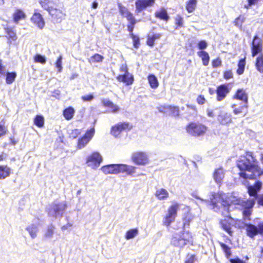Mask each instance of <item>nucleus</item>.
<instances>
[{
  "label": "nucleus",
  "instance_id": "nucleus-48",
  "mask_svg": "<svg viewBox=\"0 0 263 263\" xmlns=\"http://www.w3.org/2000/svg\"><path fill=\"white\" fill-rule=\"evenodd\" d=\"M192 219H193V217L191 215H187L183 218V225L184 229H185L186 228H189L190 222H191Z\"/></svg>",
  "mask_w": 263,
  "mask_h": 263
},
{
  "label": "nucleus",
  "instance_id": "nucleus-41",
  "mask_svg": "<svg viewBox=\"0 0 263 263\" xmlns=\"http://www.w3.org/2000/svg\"><path fill=\"white\" fill-rule=\"evenodd\" d=\"M138 233V230L137 228L132 229L128 230L125 234V237L129 240L134 238Z\"/></svg>",
  "mask_w": 263,
  "mask_h": 263
},
{
  "label": "nucleus",
  "instance_id": "nucleus-56",
  "mask_svg": "<svg viewBox=\"0 0 263 263\" xmlns=\"http://www.w3.org/2000/svg\"><path fill=\"white\" fill-rule=\"evenodd\" d=\"M212 64L213 68L220 67L221 65V61L219 58H218L216 59L213 60Z\"/></svg>",
  "mask_w": 263,
  "mask_h": 263
},
{
  "label": "nucleus",
  "instance_id": "nucleus-59",
  "mask_svg": "<svg viewBox=\"0 0 263 263\" xmlns=\"http://www.w3.org/2000/svg\"><path fill=\"white\" fill-rule=\"evenodd\" d=\"M208 46L207 43L205 41H200L198 44V47L200 49H204Z\"/></svg>",
  "mask_w": 263,
  "mask_h": 263
},
{
  "label": "nucleus",
  "instance_id": "nucleus-45",
  "mask_svg": "<svg viewBox=\"0 0 263 263\" xmlns=\"http://www.w3.org/2000/svg\"><path fill=\"white\" fill-rule=\"evenodd\" d=\"M246 62L245 59H241L239 61L238 64V69L237 72L238 74H241L244 71V68L245 66Z\"/></svg>",
  "mask_w": 263,
  "mask_h": 263
},
{
  "label": "nucleus",
  "instance_id": "nucleus-3",
  "mask_svg": "<svg viewBox=\"0 0 263 263\" xmlns=\"http://www.w3.org/2000/svg\"><path fill=\"white\" fill-rule=\"evenodd\" d=\"M136 167L123 164H111L103 166L101 170L105 174H117L120 173L132 175L135 172Z\"/></svg>",
  "mask_w": 263,
  "mask_h": 263
},
{
  "label": "nucleus",
  "instance_id": "nucleus-42",
  "mask_svg": "<svg viewBox=\"0 0 263 263\" xmlns=\"http://www.w3.org/2000/svg\"><path fill=\"white\" fill-rule=\"evenodd\" d=\"M221 109L220 108H216L213 109H207V115L209 117H215L220 115L221 112Z\"/></svg>",
  "mask_w": 263,
  "mask_h": 263
},
{
  "label": "nucleus",
  "instance_id": "nucleus-37",
  "mask_svg": "<svg viewBox=\"0 0 263 263\" xmlns=\"http://www.w3.org/2000/svg\"><path fill=\"white\" fill-rule=\"evenodd\" d=\"M148 83L152 88L158 87L159 83L157 78L153 74H151L148 77Z\"/></svg>",
  "mask_w": 263,
  "mask_h": 263
},
{
  "label": "nucleus",
  "instance_id": "nucleus-21",
  "mask_svg": "<svg viewBox=\"0 0 263 263\" xmlns=\"http://www.w3.org/2000/svg\"><path fill=\"white\" fill-rule=\"evenodd\" d=\"M25 230L28 232L31 238L34 239L36 237L39 231V226L36 224L32 223L28 226Z\"/></svg>",
  "mask_w": 263,
  "mask_h": 263
},
{
  "label": "nucleus",
  "instance_id": "nucleus-53",
  "mask_svg": "<svg viewBox=\"0 0 263 263\" xmlns=\"http://www.w3.org/2000/svg\"><path fill=\"white\" fill-rule=\"evenodd\" d=\"M130 36L133 41L134 46L136 48H138L139 47V45L140 44V41H139V37L137 36L134 35L133 33H131Z\"/></svg>",
  "mask_w": 263,
  "mask_h": 263
},
{
  "label": "nucleus",
  "instance_id": "nucleus-57",
  "mask_svg": "<svg viewBox=\"0 0 263 263\" xmlns=\"http://www.w3.org/2000/svg\"><path fill=\"white\" fill-rule=\"evenodd\" d=\"M230 263H246L245 261L239 258L238 257H236L233 258L229 259Z\"/></svg>",
  "mask_w": 263,
  "mask_h": 263
},
{
  "label": "nucleus",
  "instance_id": "nucleus-18",
  "mask_svg": "<svg viewBox=\"0 0 263 263\" xmlns=\"http://www.w3.org/2000/svg\"><path fill=\"white\" fill-rule=\"evenodd\" d=\"M234 98L241 101L242 104H248V96L246 90L243 89H238L234 95Z\"/></svg>",
  "mask_w": 263,
  "mask_h": 263
},
{
  "label": "nucleus",
  "instance_id": "nucleus-24",
  "mask_svg": "<svg viewBox=\"0 0 263 263\" xmlns=\"http://www.w3.org/2000/svg\"><path fill=\"white\" fill-rule=\"evenodd\" d=\"M231 107L233 109V113L235 115H238L241 113H245V114L247 111L248 106L247 104H242L241 103V105L239 107H237L236 104L232 105Z\"/></svg>",
  "mask_w": 263,
  "mask_h": 263
},
{
  "label": "nucleus",
  "instance_id": "nucleus-9",
  "mask_svg": "<svg viewBox=\"0 0 263 263\" xmlns=\"http://www.w3.org/2000/svg\"><path fill=\"white\" fill-rule=\"evenodd\" d=\"M156 0H137L135 3L136 11L140 12L148 7H153Z\"/></svg>",
  "mask_w": 263,
  "mask_h": 263
},
{
  "label": "nucleus",
  "instance_id": "nucleus-30",
  "mask_svg": "<svg viewBox=\"0 0 263 263\" xmlns=\"http://www.w3.org/2000/svg\"><path fill=\"white\" fill-rule=\"evenodd\" d=\"M197 55L201 59L202 64L207 66L210 61V56L208 52L205 51H200L197 52Z\"/></svg>",
  "mask_w": 263,
  "mask_h": 263
},
{
  "label": "nucleus",
  "instance_id": "nucleus-5",
  "mask_svg": "<svg viewBox=\"0 0 263 263\" xmlns=\"http://www.w3.org/2000/svg\"><path fill=\"white\" fill-rule=\"evenodd\" d=\"M178 209L179 205L177 204H173L168 208V213L163 220V225L168 227L174 221Z\"/></svg>",
  "mask_w": 263,
  "mask_h": 263
},
{
  "label": "nucleus",
  "instance_id": "nucleus-49",
  "mask_svg": "<svg viewBox=\"0 0 263 263\" xmlns=\"http://www.w3.org/2000/svg\"><path fill=\"white\" fill-rule=\"evenodd\" d=\"M34 62L36 63H40L42 64H45L46 63V59L45 57L40 54L35 55L34 57Z\"/></svg>",
  "mask_w": 263,
  "mask_h": 263
},
{
  "label": "nucleus",
  "instance_id": "nucleus-14",
  "mask_svg": "<svg viewBox=\"0 0 263 263\" xmlns=\"http://www.w3.org/2000/svg\"><path fill=\"white\" fill-rule=\"evenodd\" d=\"M244 226L246 227V234L250 238H253L259 234V226L251 223H244Z\"/></svg>",
  "mask_w": 263,
  "mask_h": 263
},
{
  "label": "nucleus",
  "instance_id": "nucleus-29",
  "mask_svg": "<svg viewBox=\"0 0 263 263\" xmlns=\"http://www.w3.org/2000/svg\"><path fill=\"white\" fill-rule=\"evenodd\" d=\"M155 17L164 21H167L169 16L167 14L166 10L164 8H161L156 11L155 13Z\"/></svg>",
  "mask_w": 263,
  "mask_h": 263
},
{
  "label": "nucleus",
  "instance_id": "nucleus-61",
  "mask_svg": "<svg viewBox=\"0 0 263 263\" xmlns=\"http://www.w3.org/2000/svg\"><path fill=\"white\" fill-rule=\"evenodd\" d=\"M93 99V96L91 94L87 95L82 97L83 101H90Z\"/></svg>",
  "mask_w": 263,
  "mask_h": 263
},
{
  "label": "nucleus",
  "instance_id": "nucleus-22",
  "mask_svg": "<svg viewBox=\"0 0 263 263\" xmlns=\"http://www.w3.org/2000/svg\"><path fill=\"white\" fill-rule=\"evenodd\" d=\"M224 176V172L222 167L216 169L213 173L214 179L217 184H220L222 182Z\"/></svg>",
  "mask_w": 263,
  "mask_h": 263
},
{
  "label": "nucleus",
  "instance_id": "nucleus-6",
  "mask_svg": "<svg viewBox=\"0 0 263 263\" xmlns=\"http://www.w3.org/2000/svg\"><path fill=\"white\" fill-rule=\"evenodd\" d=\"M102 160L103 159L100 154L98 152H95L87 157L86 163L88 166L96 169L100 166Z\"/></svg>",
  "mask_w": 263,
  "mask_h": 263
},
{
  "label": "nucleus",
  "instance_id": "nucleus-46",
  "mask_svg": "<svg viewBox=\"0 0 263 263\" xmlns=\"http://www.w3.org/2000/svg\"><path fill=\"white\" fill-rule=\"evenodd\" d=\"M16 76L15 72H8L6 77V83L11 84L15 80Z\"/></svg>",
  "mask_w": 263,
  "mask_h": 263
},
{
  "label": "nucleus",
  "instance_id": "nucleus-2",
  "mask_svg": "<svg viewBox=\"0 0 263 263\" xmlns=\"http://www.w3.org/2000/svg\"><path fill=\"white\" fill-rule=\"evenodd\" d=\"M192 196L195 198L200 200L202 202H205L209 205L210 208L215 212H218L222 209L225 212L228 213L231 205L227 200H224L223 198L216 193H212L210 200H204L197 195V193L195 192L192 193Z\"/></svg>",
  "mask_w": 263,
  "mask_h": 263
},
{
  "label": "nucleus",
  "instance_id": "nucleus-12",
  "mask_svg": "<svg viewBox=\"0 0 263 263\" xmlns=\"http://www.w3.org/2000/svg\"><path fill=\"white\" fill-rule=\"evenodd\" d=\"M95 133H85V134L79 138L77 147L79 149L84 148L93 137Z\"/></svg>",
  "mask_w": 263,
  "mask_h": 263
},
{
  "label": "nucleus",
  "instance_id": "nucleus-11",
  "mask_svg": "<svg viewBox=\"0 0 263 263\" xmlns=\"http://www.w3.org/2000/svg\"><path fill=\"white\" fill-rule=\"evenodd\" d=\"M133 125L127 122H120L111 127V132H122L130 130L133 129Z\"/></svg>",
  "mask_w": 263,
  "mask_h": 263
},
{
  "label": "nucleus",
  "instance_id": "nucleus-39",
  "mask_svg": "<svg viewBox=\"0 0 263 263\" xmlns=\"http://www.w3.org/2000/svg\"><path fill=\"white\" fill-rule=\"evenodd\" d=\"M255 65L257 69L260 72H263V55L262 54L257 57Z\"/></svg>",
  "mask_w": 263,
  "mask_h": 263
},
{
  "label": "nucleus",
  "instance_id": "nucleus-33",
  "mask_svg": "<svg viewBox=\"0 0 263 263\" xmlns=\"http://www.w3.org/2000/svg\"><path fill=\"white\" fill-rule=\"evenodd\" d=\"M197 0H189L186 3L185 8L189 13L193 12L196 9Z\"/></svg>",
  "mask_w": 263,
  "mask_h": 263
},
{
  "label": "nucleus",
  "instance_id": "nucleus-60",
  "mask_svg": "<svg viewBox=\"0 0 263 263\" xmlns=\"http://www.w3.org/2000/svg\"><path fill=\"white\" fill-rule=\"evenodd\" d=\"M168 107H170L169 105L161 106L158 107V109L160 112L167 114L168 112V109H167Z\"/></svg>",
  "mask_w": 263,
  "mask_h": 263
},
{
  "label": "nucleus",
  "instance_id": "nucleus-54",
  "mask_svg": "<svg viewBox=\"0 0 263 263\" xmlns=\"http://www.w3.org/2000/svg\"><path fill=\"white\" fill-rule=\"evenodd\" d=\"M40 4H41L42 8L48 10L50 8L49 7V4H50L49 0H40Z\"/></svg>",
  "mask_w": 263,
  "mask_h": 263
},
{
  "label": "nucleus",
  "instance_id": "nucleus-16",
  "mask_svg": "<svg viewBox=\"0 0 263 263\" xmlns=\"http://www.w3.org/2000/svg\"><path fill=\"white\" fill-rule=\"evenodd\" d=\"M171 242L173 246L178 248H183L186 245L181 237V233H176L173 234Z\"/></svg>",
  "mask_w": 263,
  "mask_h": 263
},
{
  "label": "nucleus",
  "instance_id": "nucleus-13",
  "mask_svg": "<svg viewBox=\"0 0 263 263\" xmlns=\"http://www.w3.org/2000/svg\"><path fill=\"white\" fill-rule=\"evenodd\" d=\"M262 50V42L261 39L255 36L252 43V56L255 57L257 54L261 52Z\"/></svg>",
  "mask_w": 263,
  "mask_h": 263
},
{
  "label": "nucleus",
  "instance_id": "nucleus-43",
  "mask_svg": "<svg viewBox=\"0 0 263 263\" xmlns=\"http://www.w3.org/2000/svg\"><path fill=\"white\" fill-rule=\"evenodd\" d=\"M167 109H168V112H167V114L175 117L179 116V109L178 107L170 106Z\"/></svg>",
  "mask_w": 263,
  "mask_h": 263
},
{
  "label": "nucleus",
  "instance_id": "nucleus-23",
  "mask_svg": "<svg viewBox=\"0 0 263 263\" xmlns=\"http://www.w3.org/2000/svg\"><path fill=\"white\" fill-rule=\"evenodd\" d=\"M218 120L222 124H226L231 122V115L230 114L221 111L218 115Z\"/></svg>",
  "mask_w": 263,
  "mask_h": 263
},
{
  "label": "nucleus",
  "instance_id": "nucleus-35",
  "mask_svg": "<svg viewBox=\"0 0 263 263\" xmlns=\"http://www.w3.org/2000/svg\"><path fill=\"white\" fill-rule=\"evenodd\" d=\"M161 34L160 33H156L153 35H148L147 44L148 45L152 47L154 45V42L156 40L159 39L161 37Z\"/></svg>",
  "mask_w": 263,
  "mask_h": 263
},
{
  "label": "nucleus",
  "instance_id": "nucleus-25",
  "mask_svg": "<svg viewBox=\"0 0 263 263\" xmlns=\"http://www.w3.org/2000/svg\"><path fill=\"white\" fill-rule=\"evenodd\" d=\"M116 139H119L122 142L129 141L131 139L130 135L128 133H110Z\"/></svg>",
  "mask_w": 263,
  "mask_h": 263
},
{
  "label": "nucleus",
  "instance_id": "nucleus-47",
  "mask_svg": "<svg viewBox=\"0 0 263 263\" xmlns=\"http://www.w3.org/2000/svg\"><path fill=\"white\" fill-rule=\"evenodd\" d=\"M34 124L39 127L43 126L44 123V119L43 117L39 115L36 116L34 119Z\"/></svg>",
  "mask_w": 263,
  "mask_h": 263
},
{
  "label": "nucleus",
  "instance_id": "nucleus-26",
  "mask_svg": "<svg viewBox=\"0 0 263 263\" xmlns=\"http://www.w3.org/2000/svg\"><path fill=\"white\" fill-rule=\"evenodd\" d=\"M26 16L25 12L20 9H17L12 15L13 20L15 23H18L20 21L25 19Z\"/></svg>",
  "mask_w": 263,
  "mask_h": 263
},
{
  "label": "nucleus",
  "instance_id": "nucleus-34",
  "mask_svg": "<svg viewBox=\"0 0 263 263\" xmlns=\"http://www.w3.org/2000/svg\"><path fill=\"white\" fill-rule=\"evenodd\" d=\"M10 174V168L7 166L0 165V179H5Z\"/></svg>",
  "mask_w": 263,
  "mask_h": 263
},
{
  "label": "nucleus",
  "instance_id": "nucleus-62",
  "mask_svg": "<svg viewBox=\"0 0 263 263\" xmlns=\"http://www.w3.org/2000/svg\"><path fill=\"white\" fill-rule=\"evenodd\" d=\"M197 102L200 105L204 104L205 102V99L203 96L200 95L197 98Z\"/></svg>",
  "mask_w": 263,
  "mask_h": 263
},
{
  "label": "nucleus",
  "instance_id": "nucleus-4",
  "mask_svg": "<svg viewBox=\"0 0 263 263\" xmlns=\"http://www.w3.org/2000/svg\"><path fill=\"white\" fill-rule=\"evenodd\" d=\"M66 209V201H55L49 205L47 212L48 216L53 220L57 218L62 217Z\"/></svg>",
  "mask_w": 263,
  "mask_h": 263
},
{
  "label": "nucleus",
  "instance_id": "nucleus-28",
  "mask_svg": "<svg viewBox=\"0 0 263 263\" xmlns=\"http://www.w3.org/2000/svg\"><path fill=\"white\" fill-rule=\"evenodd\" d=\"M155 195L159 200H162L167 199L169 194L165 189L161 188L157 190Z\"/></svg>",
  "mask_w": 263,
  "mask_h": 263
},
{
  "label": "nucleus",
  "instance_id": "nucleus-15",
  "mask_svg": "<svg viewBox=\"0 0 263 263\" xmlns=\"http://www.w3.org/2000/svg\"><path fill=\"white\" fill-rule=\"evenodd\" d=\"M118 7L119 11L121 15H122L124 17H126L129 23L136 24V21L133 14L131 13L125 7L123 6L121 4H119Z\"/></svg>",
  "mask_w": 263,
  "mask_h": 263
},
{
  "label": "nucleus",
  "instance_id": "nucleus-40",
  "mask_svg": "<svg viewBox=\"0 0 263 263\" xmlns=\"http://www.w3.org/2000/svg\"><path fill=\"white\" fill-rule=\"evenodd\" d=\"M103 59L104 58L103 56L97 53L93 55V56L91 57L88 59V62L90 64L99 63L103 61Z\"/></svg>",
  "mask_w": 263,
  "mask_h": 263
},
{
  "label": "nucleus",
  "instance_id": "nucleus-50",
  "mask_svg": "<svg viewBox=\"0 0 263 263\" xmlns=\"http://www.w3.org/2000/svg\"><path fill=\"white\" fill-rule=\"evenodd\" d=\"M175 24L177 27H182L183 25V18L179 15H177L175 18Z\"/></svg>",
  "mask_w": 263,
  "mask_h": 263
},
{
  "label": "nucleus",
  "instance_id": "nucleus-38",
  "mask_svg": "<svg viewBox=\"0 0 263 263\" xmlns=\"http://www.w3.org/2000/svg\"><path fill=\"white\" fill-rule=\"evenodd\" d=\"M7 37L8 39V43L11 44L12 41H15L17 39L16 33L10 29H6Z\"/></svg>",
  "mask_w": 263,
  "mask_h": 263
},
{
  "label": "nucleus",
  "instance_id": "nucleus-32",
  "mask_svg": "<svg viewBox=\"0 0 263 263\" xmlns=\"http://www.w3.org/2000/svg\"><path fill=\"white\" fill-rule=\"evenodd\" d=\"M55 227L50 224L47 227V229L45 231L44 237L46 239H51L54 232Z\"/></svg>",
  "mask_w": 263,
  "mask_h": 263
},
{
  "label": "nucleus",
  "instance_id": "nucleus-52",
  "mask_svg": "<svg viewBox=\"0 0 263 263\" xmlns=\"http://www.w3.org/2000/svg\"><path fill=\"white\" fill-rule=\"evenodd\" d=\"M196 259V256L195 255L188 254L186 255L184 263H194Z\"/></svg>",
  "mask_w": 263,
  "mask_h": 263
},
{
  "label": "nucleus",
  "instance_id": "nucleus-8",
  "mask_svg": "<svg viewBox=\"0 0 263 263\" xmlns=\"http://www.w3.org/2000/svg\"><path fill=\"white\" fill-rule=\"evenodd\" d=\"M133 161L138 165H145L148 163L147 155L144 152H137L132 154Z\"/></svg>",
  "mask_w": 263,
  "mask_h": 263
},
{
  "label": "nucleus",
  "instance_id": "nucleus-7",
  "mask_svg": "<svg viewBox=\"0 0 263 263\" xmlns=\"http://www.w3.org/2000/svg\"><path fill=\"white\" fill-rule=\"evenodd\" d=\"M244 206L242 214L245 220H250V216L252 214V208L255 204L254 199H249L243 202Z\"/></svg>",
  "mask_w": 263,
  "mask_h": 263
},
{
  "label": "nucleus",
  "instance_id": "nucleus-19",
  "mask_svg": "<svg viewBox=\"0 0 263 263\" xmlns=\"http://www.w3.org/2000/svg\"><path fill=\"white\" fill-rule=\"evenodd\" d=\"M206 127L204 125L198 122H192L186 126V130L188 132L193 130L194 132H204Z\"/></svg>",
  "mask_w": 263,
  "mask_h": 263
},
{
  "label": "nucleus",
  "instance_id": "nucleus-44",
  "mask_svg": "<svg viewBox=\"0 0 263 263\" xmlns=\"http://www.w3.org/2000/svg\"><path fill=\"white\" fill-rule=\"evenodd\" d=\"M220 246L224 252L226 257L229 258L232 254L231 248L224 243H221Z\"/></svg>",
  "mask_w": 263,
  "mask_h": 263
},
{
  "label": "nucleus",
  "instance_id": "nucleus-63",
  "mask_svg": "<svg viewBox=\"0 0 263 263\" xmlns=\"http://www.w3.org/2000/svg\"><path fill=\"white\" fill-rule=\"evenodd\" d=\"M233 77V73L231 70L226 71L224 73V78L226 79H231Z\"/></svg>",
  "mask_w": 263,
  "mask_h": 263
},
{
  "label": "nucleus",
  "instance_id": "nucleus-1",
  "mask_svg": "<svg viewBox=\"0 0 263 263\" xmlns=\"http://www.w3.org/2000/svg\"><path fill=\"white\" fill-rule=\"evenodd\" d=\"M237 166L240 171V176L243 178V184L246 186L248 192L255 201L257 200L259 205L263 206V194H258L262 187V182L255 181L251 184L247 179H254L263 175V170L258 165V161L253 157L252 153L248 152L246 156H242L237 162Z\"/></svg>",
  "mask_w": 263,
  "mask_h": 263
},
{
  "label": "nucleus",
  "instance_id": "nucleus-31",
  "mask_svg": "<svg viewBox=\"0 0 263 263\" xmlns=\"http://www.w3.org/2000/svg\"><path fill=\"white\" fill-rule=\"evenodd\" d=\"M75 110L72 107H68L63 110V115L67 120H70L73 117Z\"/></svg>",
  "mask_w": 263,
  "mask_h": 263
},
{
  "label": "nucleus",
  "instance_id": "nucleus-55",
  "mask_svg": "<svg viewBox=\"0 0 263 263\" xmlns=\"http://www.w3.org/2000/svg\"><path fill=\"white\" fill-rule=\"evenodd\" d=\"M221 226L223 229L227 232L229 234L232 235L233 232L231 231V228L230 225L224 224L223 222H221Z\"/></svg>",
  "mask_w": 263,
  "mask_h": 263
},
{
  "label": "nucleus",
  "instance_id": "nucleus-51",
  "mask_svg": "<svg viewBox=\"0 0 263 263\" xmlns=\"http://www.w3.org/2000/svg\"><path fill=\"white\" fill-rule=\"evenodd\" d=\"M244 21V17L242 16H239L235 20L234 23L236 26L240 27Z\"/></svg>",
  "mask_w": 263,
  "mask_h": 263
},
{
  "label": "nucleus",
  "instance_id": "nucleus-20",
  "mask_svg": "<svg viewBox=\"0 0 263 263\" xmlns=\"http://www.w3.org/2000/svg\"><path fill=\"white\" fill-rule=\"evenodd\" d=\"M119 82H122L129 85L133 84L134 82L133 76L130 73H125L123 74H120L117 77Z\"/></svg>",
  "mask_w": 263,
  "mask_h": 263
},
{
  "label": "nucleus",
  "instance_id": "nucleus-10",
  "mask_svg": "<svg viewBox=\"0 0 263 263\" xmlns=\"http://www.w3.org/2000/svg\"><path fill=\"white\" fill-rule=\"evenodd\" d=\"M231 87H229V84H224L219 86L217 88V100L221 101L223 100L227 95L230 92Z\"/></svg>",
  "mask_w": 263,
  "mask_h": 263
},
{
  "label": "nucleus",
  "instance_id": "nucleus-27",
  "mask_svg": "<svg viewBox=\"0 0 263 263\" xmlns=\"http://www.w3.org/2000/svg\"><path fill=\"white\" fill-rule=\"evenodd\" d=\"M48 11L52 16L57 21H61L65 15L60 10L57 9L50 8Z\"/></svg>",
  "mask_w": 263,
  "mask_h": 263
},
{
  "label": "nucleus",
  "instance_id": "nucleus-58",
  "mask_svg": "<svg viewBox=\"0 0 263 263\" xmlns=\"http://www.w3.org/2000/svg\"><path fill=\"white\" fill-rule=\"evenodd\" d=\"M56 67L57 68H58V72H60L62 71V57H60L57 62H56Z\"/></svg>",
  "mask_w": 263,
  "mask_h": 263
},
{
  "label": "nucleus",
  "instance_id": "nucleus-36",
  "mask_svg": "<svg viewBox=\"0 0 263 263\" xmlns=\"http://www.w3.org/2000/svg\"><path fill=\"white\" fill-rule=\"evenodd\" d=\"M181 235L185 245L192 242V234L189 231H184Z\"/></svg>",
  "mask_w": 263,
  "mask_h": 263
},
{
  "label": "nucleus",
  "instance_id": "nucleus-64",
  "mask_svg": "<svg viewBox=\"0 0 263 263\" xmlns=\"http://www.w3.org/2000/svg\"><path fill=\"white\" fill-rule=\"evenodd\" d=\"M108 107L110 108L111 111L113 112H117L119 110V107L114 104L112 102H111V104H110Z\"/></svg>",
  "mask_w": 263,
  "mask_h": 263
},
{
  "label": "nucleus",
  "instance_id": "nucleus-17",
  "mask_svg": "<svg viewBox=\"0 0 263 263\" xmlns=\"http://www.w3.org/2000/svg\"><path fill=\"white\" fill-rule=\"evenodd\" d=\"M31 21L39 29H42L44 27L45 22L40 13L34 12L31 18Z\"/></svg>",
  "mask_w": 263,
  "mask_h": 263
}]
</instances>
